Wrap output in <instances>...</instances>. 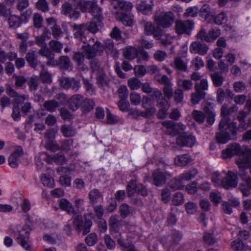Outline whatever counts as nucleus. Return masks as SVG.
<instances>
[{
  "label": "nucleus",
  "mask_w": 251,
  "mask_h": 251,
  "mask_svg": "<svg viewBox=\"0 0 251 251\" xmlns=\"http://www.w3.org/2000/svg\"><path fill=\"white\" fill-rule=\"evenodd\" d=\"M111 5L114 9L116 10L115 13L117 20L122 22L125 25H132L133 19L126 13L132 8L133 5L131 3L126 2L123 0H111Z\"/></svg>",
  "instance_id": "obj_1"
},
{
  "label": "nucleus",
  "mask_w": 251,
  "mask_h": 251,
  "mask_svg": "<svg viewBox=\"0 0 251 251\" xmlns=\"http://www.w3.org/2000/svg\"><path fill=\"white\" fill-rule=\"evenodd\" d=\"M221 132L216 134V139L218 142L225 144L232 139L231 135L234 136L236 134V124L231 122L226 118H222L219 125Z\"/></svg>",
  "instance_id": "obj_2"
},
{
  "label": "nucleus",
  "mask_w": 251,
  "mask_h": 251,
  "mask_svg": "<svg viewBox=\"0 0 251 251\" xmlns=\"http://www.w3.org/2000/svg\"><path fill=\"white\" fill-rule=\"evenodd\" d=\"M30 230V226L27 224H25L23 226H21L20 225H17L9 228V231L14 233V236L16 237L18 243L26 251H29L30 248L28 243Z\"/></svg>",
  "instance_id": "obj_3"
},
{
  "label": "nucleus",
  "mask_w": 251,
  "mask_h": 251,
  "mask_svg": "<svg viewBox=\"0 0 251 251\" xmlns=\"http://www.w3.org/2000/svg\"><path fill=\"white\" fill-rule=\"evenodd\" d=\"M88 40L82 46V50L88 59L94 58L97 55H101L104 49V46L93 38H88Z\"/></svg>",
  "instance_id": "obj_4"
},
{
  "label": "nucleus",
  "mask_w": 251,
  "mask_h": 251,
  "mask_svg": "<svg viewBox=\"0 0 251 251\" xmlns=\"http://www.w3.org/2000/svg\"><path fill=\"white\" fill-rule=\"evenodd\" d=\"M230 178H232V181L227 183V180H224V177H223L219 172H216L212 174L211 179L216 186H222L226 188L236 187L238 183L237 176L234 173L228 171L226 174V179L228 180V179Z\"/></svg>",
  "instance_id": "obj_5"
},
{
  "label": "nucleus",
  "mask_w": 251,
  "mask_h": 251,
  "mask_svg": "<svg viewBox=\"0 0 251 251\" xmlns=\"http://www.w3.org/2000/svg\"><path fill=\"white\" fill-rule=\"evenodd\" d=\"M175 16L171 11H157L154 15V21L157 25L163 28H169L172 26Z\"/></svg>",
  "instance_id": "obj_6"
},
{
  "label": "nucleus",
  "mask_w": 251,
  "mask_h": 251,
  "mask_svg": "<svg viewBox=\"0 0 251 251\" xmlns=\"http://www.w3.org/2000/svg\"><path fill=\"white\" fill-rule=\"evenodd\" d=\"M236 164L240 169L239 176L242 180H244L247 173L245 170L248 169L251 163V152L248 151L240 155L236 161Z\"/></svg>",
  "instance_id": "obj_7"
},
{
  "label": "nucleus",
  "mask_w": 251,
  "mask_h": 251,
  "mask_svg": "<svg viewBox=\"0 0 251 251\" xmlns=\"http://www.w3.org/2000/svg\"><path fill=\"white\" fill-rule=\"evenodd\" d=\"M76 4L77 9H80L82 12H88L93 16L96 15L99 16L101 13V9L98 7L95 1L80 0Z\"/></svg>",
  "instance_id": "obj_8"
},
{
  "label": "nucleus",
  "mask_w": 251,
  "mask_h": 251,
  "mask_svg": "<svg viewBox=\"0 0 251 251\" xmlns=\"http://www.w3.org/2000/svg\"><path fill=\"white\" fill-rule=\"evenodd\" d=\"M194 23L191 20H178L176 22L175 31L178 35L190 34L193 28Z\"/></svg>",
  "instance_id": "obj_9"
},
{
  "label": "nucleus",
  "mask_w": 251,
  "mask_h": 251,
  "mask_svg": "<svg viewBox=\"0 0 251 251\" xmlns=\"http://www.w3.org/2000/svg\"><path fill=\"white\" fill-rule=\"evenodd\" d=\"M144 33L147 35H153L154 38L159 40L162 36V30L158 25H155L151 22H144Z\"/></svg>",
  "instance_id": "obj_10"
},
{
  "label": "nucleus",
  "mask_w": 251,
  "mask_h": 251,
  "mask_svg": "<svg viewBox=\"0 0 251 251\" xmlns=\"http://www.w3.org/2000/svg\"><path fill=\"white\" fill-rule=\"evenodd\" d=\"M61 13L74 19H77L80 16L76 3L72 4L67 2L62 5Z\"/></svg>",
  "instance_id": "obj_11"
},
{
  "label": "nucleus",
  "mask_w": 251,
  "mask_h": 251,
  "mask_svg": "<svg viewBox=\"0 0 251 251\" xmlns=\"http://www.w3.org/2000/svg\"><path fill=\"white\" fill-rule=\"evenodd\" d=\"M72 27L74 31V35L75 38L81 41L84 44L88 40L86 36V33H88L87 31L88 27L86 24H74L72 25Z\"/></svg>",
  "instance_id": "obj_12"
},
{
  "label": "nucleus",
  "mask_w": 251,
  "mask_h": 251,
  "mask_svg": "<svg viewBox=\"0 0 251 251\" xmlns=\"http://www.w3.org/2000/svg\"><path fill=\"white\" fill-rule=\"evenodd\" d=\"M152 176L154 184L160 186L165 183L167 179L171 177V175L169 173L162 171L159 169L154 170Z\"/></svg>",
  "instance_id": "obj_13"
},
{
  "label": "nucleus",
  "mask_w": 251,
  "mask_h": 251,
  "mask_svg": "<svg viewBox=\"0 0 251 251\" xmlns=\"http://www.w3.org/2000/svg\"><path fill=\"white\" fill-rule=\"evenodd\" d=\"M24 151L20 146L15 147L14 151L10 155L8 161L12 168H17L20 162V158L23 155Z\"/></svg>",
  "instance_id": "obj_14"
},
{
  "label": "nucleus",
  "mask_w": 251,
  "mask_h": 251,
  "mask_svg": "<svg viewBox=\"0 0 251 251\" xmlns=\"http://www.w3.org/2000/svg\"><path fill=\"white\" fill-rule=\"evenodd\" d=\"M242 152L241 147L238 144H231L223 151L222 157L224 159H227Z\"/></svg>",
  "instance_id": "obj_15"
},
{
  "label": "nucleus",
  "mask_w": 251,
  "mask_h": 251,
  "mask_svg": "<svg viewBox=\"0 0 251 251\" xmlns=\"http://www.w3.org/2000/svg\"><path fill=\"white\" fill-rule=\"evenodd\" d=\"M5 92L7 95L14 99L15 102L17 104H21L25 100L29 99L28 95H19L11 86H6Z\"/></svg>",
  "instance_id": "obj_16"
},
{
  "label": "nucleus",
  "mask_w": 251,
  "mask_h": 251,
  "mask_svg": "<svg viewBox=\"0 0 251 251\" xmlns=\"http://www.w3.org/2000/svg\"><path fill=\"white\" fill-rule=\"evenodd\" d=\"M57 173L60 176L59 182L61 185L65 187L71 185V177L68 176L70 170L64 167H59L57 169Z\"/></svg>",
  "instance_id": "obj_17"
},
{
  "label": "nucleus",
  "mask_w": 251,
  "mask_h": 251,
  "mask_svg": "<svg viewBox=\"0 0 251 251\" xmlns=\"http://www.w3.org/2000/svg\"><path fill=\"white\" fill-rule=\"evenodd\" d=\"M38 53L48 59L46 63L48 66H54L57 64V63L54 60V53L47 46L41 48L39 50Z\"/></svg>",
  "instance_id": "obj_18"
},
{
  "label": "nucleus",
  "mask_w": 251,
  "mask_h": 251,
  "mask_svg": "<svg viewBox=\"0 0 251 251\" xmlns=\"http://www.w3.org/2000/svg\"><path fill=\"white\" fill-rule=\"evenodd\" d=\"M195 136L192 135H186L183 133L180 135L176 139L177 144L181 147L189 146L192 147L196 143Z\"/></svg>",
  "instance_id": "obj_19"
},
{
  "label": "nucleus",
  "mask_w": 251,
  "mask_h": 251,
  "mask_svg": "<svg viewBox=\"0 0 251 251\" xmlns=\"http://www.w3.org/2000/svg\"><path fill=\"white\" fill-rule=\"evenodd\" d=\"M189 50L192 53H198L203 55L206 53L208 48L205 44L201 43L199 41H195L191 44Z\"/></svg>",
  "instance_id": "obj_20"
},
{
  "label": "nucleus",
  "mask_w": 251,
  "mask_h": 251,
  "mask_svg": "<svg viewBox=\"0 0 251 251\" xmlns=\"http://www.w3.org/2000/svg\"><path fill=\"white\" fill-rule=\"evenodd\" d=\"M157 106L159 108L157 116L159 118L163 119L166 117L168 114V110L169 107L168 101L163 97L157 101Z\"/></svg>",
  "instance_id": "obj_21"
},
{
  "label": "nucleus",
  "mask_w": 251,
  "mask_h": 251,
  "mask_svg": "<svg viewBox=\"0 0 251 251\" xmlns=\"http://www.w3.org/2000/svg\"><path fill=\"white\" fill-rule=\"evenodd\" d=\"M83 103V97L79 94L72 96L69 100V107L73 111H75Z\"/></svg>",
  "instance_id": "obj_22"
},
{
  "label": "nucleus",
  "mask_w": 251,
  "mask_h": 251,
  "mask_svg": "<svg viewBox=\"0 0 251 251\" xmlns=\"http://www.w3.org/2000/svg\"><path fill=\"white\" fill-rule=\"evenodd\" d=\"M102 20V16L101 13L100 16L94 15L93 19L90 23L87 25V30L92 33H96L99 29L98 26H100L101 21Z\"/></svg>",
  "instance_id": "obj_23"
},
{
  "label": "nucleus",
  "mask_w": 251,
  "mask_h": 251,
  "mask_svg": "<svg viewBox=\"0 0 251 251\" xmlns=\"http://www.w3.org/2000/svg\"><path fill=\"white\" fill-rule=\"evenodd\" d=\"M59 206L63 210L66 211L70 215H75V212L70 201L65 199L59 201Z\"/></svg>",
  "instance_id": "obj_24"
},
{
  "label": "nucleus",
  "mask_w": 251,
  "mask_h": 251,
  "mask_svg": "<svg viewBox=\"0 0 251 251\" xmlns=\"http://www.w3.org/2000/svg\"><path fill=\"white\" fill-rule=\"evenodd\" d=\"M88 197L90 203L92 204H95L98 203L100 200L102 199L103 196L99 190L94 189L89 192Z\"/></svg>",
  "instance_id": "obj_25"
},
{
  "label": "nucleus",
  "mask_w": 251,
  "mask_h": 251,
  "mask_svg": "<svg viewBox=\"0 0 251 251\" xmlns=\"http://www.w3.org/2000/svg\"><path fill=\"white\" fill-rule=\"evenodd\" d=\"M58 65L60 69L63 71L72 69L73 64L67 56H60L58 59Z\"/></svg>",
  "instance_id": "obj_26"
},
{
  "label": "nucleus",
  "mask_w": 251,
  "mask_h": 251,
  "mask_svg": "<svg viewBox=\"0 0 251 251\" xmlns=\"http://www.w3.org/2000/svg\"><path fill=\"white\" fill-rule=\"evenodd\" d=\"M177 84L178 88L181 89L183 91H191L193 87V83L189 79L178 78L177 80Z\"/></svg>",
  "instance_id": "obj_27"
},
{
  "label": "nucleus",
  "mask_w": 251,
  "mask_h": 251,
  "mask_svg": "<svg viewBox=\"0 0 251 251\" xmlns=\"http://www.w3.org/2000/svg\"><path fill=\"white\" fill-rule=\"evenodd\" d=\"M208 89V83L206 79H202L199 82H197L195 84V90L200 93H202L206 95V91Z\"/></svg>",
  "instance_id": "obj_28"
},
{
  "label": "nucleus",
  "mask_w": 251,
  "mask_h": 251,
  "mask_svg": "<svg viewBox=\"0 0 251 251\" xmlns=\"http://www.w3.org/2000/svg\"><path fill=\"white\" fill-rule=\"evenodd\" d=\"M137 49L133 47L129 46L126 48L124 51V56L129 60H133L137 56Z\"/></svg>",
  "instance_id": "obj_29"
},
{
  "label": "nucleus",
  "mask_w": 251,
  "mask_h": 251,
  "mask_svg": "<svg viewBox=\"0 0 251 251\" xmlns=\"http://www.w3.org/2000/svg\"><path fill=\"white\" fill-rule=\"evenodd\" d=\"M25 59L31 67H36L38 65V59L35 51H29L26 54Z\"/></svg>",
  "instance_id": "obj_30"
},
{
  "label": "nucleus",
  "mask_w": 251,
  "mask_h": 251,
  "mask_svg": "<svg viewBox=\"0 0 251 251\" xmlns=\"http://www.w3.org/2000/svg\"><path fill=\"white\" fill-rule=\"evenodd\" d=\"M136 7L138 11L145 15H150L152 12L151 6L145 1H141L138 3Z\"/></svg>",
  "instance_id": "obj_31"
},
{
  "label": "nucleus",
  "mask_w": 251,
  "mask_h": 251,
  "mask_svg": "<svg viewBox=\"0 0 251 251\" xmlns=\"http://www.w3.org/2000/svg\"><path fill=\"white\" fill-rule=\"evenodd\" d=\"M191 156L187 154L177 156L175 159L176 165L180 166H184L191 161Z\"/></svg>",
  "instance_id": "obj_32"
},
{
  "label": "nucleus",
  "mask_w": 251,
  "mask_h": 251,
  "mask_svg": "<svg viewBox=\"0 0 251 251\" xmlns=\"http://www.w3.org/2000/svg\"><path fill=\"white\" fill-rule=\"evenodd\" d=\"M120 225V221L116 215L111 216L109 219V226L110 230L114 232H117Z\"/></svg>",
  "instance_id": "obj_33"
},
{
  "label": "nucleus",
  "mask_w": 251,
  "mask_h": 251,
  "mask_svg": "<svg viewBox=\"0 0 251 251\" xmlns=\"http://www.w3.org/2000/svg\"><path fill=\"white\" fill-rule=\"evenodd\" d=\"M162 125L166 128L165 130L166 134L171 136H174L176 134L175 130L176 124L171 121H165L162 123Z\"/></svg>",
  "instance_id": "obj_34"
},
{
  "label": "nucleus",
  "mask_w": 251,
  "mask_h": 251,
  "mask_svg": "<svg viewBox=\"0 0 251 251\" xmlns=\"http://www.w3.org/2000/svg\"><path fill=\"white\" fill-rule=\"evenodd\" d=\"M96 75L97 84L100 87H103L107 85L108 81L104 70L97 73Z\"/></svg>",
  "instance_id": "obj_35"
},
{
  "label": "nucleus",
  "mask_w": 251,
  "mask_h": 251,
  "mask_svg": "<svg viewBox=\"0 0 251 251\" xmlns=\"http://www.w3.org/2000/svg\"><path fill=\"white\" fill-rule=\"evenodd\" d=\"M61 131L64 136L71 137L76 134L75 129L72 126L64 125L61 126Z\"/></svg>",
  "instance_id": "obj_36"
},
{
  "label": "nucleus",
  "mask_w": 251,
  "mask_h": 251,
  "mask_svg": "<svg viewBox=\"0 0 251 251\" xmlns=\"http://www.w3.org/2000/svg\"><path fill=\"white\" fill-rule=\"evenodd\" d=\"M192 116L193 118L198 124H203L205 121L206 115L205 112L198 110H194L192 113Z\"/></svg>",
  "instance_id": "obj_37"
},
{
  "label": "nucleus",
  "mask_w": 251,
  "mask_h": 251,
  "mask_svg": "<svg viewBox=\"0 0 251 251\" xmlns=\"http://www.w3.org/2000/svg\"><path fill=\"white\" fill-rule=\"evenodd\" d=\"M210 76L215 86L219 87L222 85L224 77L221 73H214L211 74Z\"/></svg>",
  "instance_id": "obj_38"
},
{
  "label": "nucleus",
  "mask_w": 251,
  "mask_h": 251,
  "mask_svg": "<svg viewBox=\"0 0 251 251\" xmlns=\"http://www.w3.org/2000/svg\"><path fill=\"white\" fill-rule=\"evenodd\" d=\"M89 64L91 72L96 74L103 70L100 62L96 58L92 59Z\"/></svg>",
  "instance_id": "obj_39"
},
{
  "label": "nucleus",
  "mask_w": 251,
  "mask_h": 251,
  "mask_svg": "<svg viewBox=\"0 0 251 251\" xmlns=\"http://www.w3.org/2000/svg\"><path fill=\"white\" fill-rule=\"evenodd\" d=\"M203 241L206 246H212L216 242L213 234L210 232H205L202 237Z\"/></svg>",
  "instance_id": "obj_40"
},
{
  "label": "nucleus",
  "mask_w": 251,
  "mask_h": 251,
  "mask_svg": "<svg viewBox=\"0 0 251 251\" xmlns=\"http://www.w3.org/2000/svg\"><path fill=\"white\" fill-rule=\"evenodd\" d=\"M8 21L9 26L14 28L20 26L22 23V20L21 17L15 15L10 16Z\"/></svg>",
  "instance_id": "obj_41"
},
{
  "label": "nucleus",
  "mask_w": 251,
  "mask_h": 251,
  "mask_svg": "<svg viewBox=\"0 0 251 251\" xmlns=\"http://www.w3.org/2000/svg\"><path fill=\"white\" fill-rule=\"evenodd\" d=\"M85 56L84 53L77 51L75 52L73 56V59L76 63V65L82 69L83 67Z\"/></svg>",
  "instance_id": "obj_42"
},
{
  "label": "nucleus",
  "mask_w": 251,
  "mask_h": 251,
  "mask_svg": "<svg viewBox=\"0 0 251 251\" xmlns=\"http://www.w3.org/2000/svg\"><path fill=\"white\" fill-rule=\"evenodd\" d=\"M49 45L52 51L58 53L61 52L63 44L60 42L55 40H52L50 41Z\"/></svg>",
  "instance_id": "obj_43"
},
{
  "label": "nucleus",
  "mask_w": 251,
  "mask_h": 251,
  "mask_svg": "<svg viewBox=\"0 0 251 251\" xmlns=\"http://www.w3.org/2000/svg\"><path fill=\"white\" fill-rule=\"evenodd\" d=\"M41 180L45 186L52 188L54 185L53 178L49 175L43 174L41 176Z\"/></svg>",
  "instance_id": "obj_44"
},
{
  "label": "nucleus",
  "mask_w": 251,
  "mask_h": 251,
  "mask_svg": "<svg viewBox=\"0 0 251 251\" xmlns=\"http://www.w3.org/2000/svg\"><path fill=\"white\" fill-rule=\"evenodd\" d=\"M43 106L47 110L52 112L56 110L59 106V103L54 100H49L44 102Z\"/></svg>",
  "instance_id": "obj_45"
},
{
  "label": "nucleus",
  "mask_w": 251,
  "mask_h": 251,
  "mask_svg": "<svg viewBox=\"0 0 251 251\" xmlns=\"http://www.w3.org/2000/svg\"><path fill=\"white\" fill-rule=\"evenodd\" d=\"M205 96L206 95H203L202 93H200L199 92L195 91L191 95V102L194 105L198 104L201 100L205 98Z\"/></svg>",
  "instance_id": "obj_46"
},
{
  "label": "nucleus",
  "mask_w": 251,
  "mask_h": 251,
  "mask_svg": "<svg viewBox=\"0 0 251 251\" xmlns=\"http://www.w3.org/2000/svg\"><path fill=\"white\" fill-rule=\"evenodd\" d=\"M198 172L196 169H193L191 171L185 172L179 176V179L180 180H189L193 178L197 174Z\"/></svg>",
  "instance_id": "obj_47"
},
{
  "label": "nucleus",
  "mask_w": 251,
  "mask_h": 251,
  "mask_svg": "<svg viewBox=\"0 0 251 251\" xmlns=\"http://www.w3.org/2000/svg\"><path fill=\"white\" fill-rule=\"evenodd\" d=\"M184 197L182 193L176 192L173 196L172 201L175 205H180L184 202Z\"/></svg>",
  "instance_id": "obj_48"
},
{
  "label": "nucleus",
  "mask_w": 251,
  "mask_h": 251,
  "mask_svg": "<svg viewBox=\"0 0 251 251\" xmlns=\"http://www.w3.org/2000/svg\"><path fill=\"white\" fill-rule=\"evenodd\" d=\"M137 186L138 184L136 180H131L129 182L126 187L127 196L128 197H131L133 195L136 191Z\"/></svg>",
  "instance_id": "obj_49"
},
{
  "label": "nucleus",
  "mask_w": 251,
  "mask_h": 251,
  "mask_svg": "<svg viewBox=\"0 0 251 251\" xmlns=\"http://www.w3.org/2000/svg\"><path fill=\"white\" fill-rule=\"evenodd\" d=\"M128 86L131 90H137L142 85L140 80L136 77H132L128 80Z\"/></svg>",
  "instance_id": "obj_50"
},
{
  "label": "nucleus",
  "mask_w": 251,
  "mask_h": 251,
  "mask_svg": "<svg viewBox=\"0 0 251 251\" xmlns=\"http://www.w3.org/2000/svg\"><path fill=\"white\" fill-rule=\"evenodd\" d=\"M119 211L121 217L124 219L129 215L131 208L127 204L123 203L120 206Z\"/></svg>",
  "instance_id": "obj_51"
},
{
  "label": "nucleus",
  "mask_w": 251,
  "mask_h": 251,
  "mask_svg": "<svg viewBox=\"0 0 251 251\" xmlns=\"http://www.w3.org/2000/svg\"><path fill=\"white\" fill-rule=\"evenodd\" d=\"M103 240L108 250H112L115 248L116 243L109 235H105L103 237Z\"/></svg>",
  "instance_id": "obj_52"
},
{
  "label": "nucleus",
  "mask_w": 251,
  "mask_h": 251,
  "mask_svg": "<svg viewBox=\"0 0 251 251\" xmlns=\"http://www.w3.org/2000/svg\"><path fill=\"white\" fill-rule=\"evenodd\" d=\"M27 85L30 92H35L38 87V79L37 77H30L27 81Z\"/></svg>",
  "instance_id": "obj_53"
},
{
  "label": "nucleus",
  "mask_w": 251,
  "mask_h": 251,
  "mask_svg": "<svg viewBox=\"0 0 251 251\" xmlns=\"http://www.w3.org/2000/svg\"><path fill=\"white\" fill-rule=\"evenodd\" d=\"M175 66L177 70L186 72L187 69L186 64L180 58H176L175 60Z\"/></svg>",
  "instance_id": "obj_54"
},
{
  "label": "nucleus",
  "mask_w": 251,
  "mask_h": 251,
  "mask_svg": "<svg viewBox=\"0 0 251 251\" xmlns=\"http://www.w3.org/2000/svg\"><path fill=\"white\" fill-rule=\"evenodd\" d=\"M211 9L209 5L204 4L202 5L200 9V15L205 20H207L208 18L210 15Z\"/></svg>",
  "instance_id": "obj_55"
},
{
  "label": "nucleus",
  "mask_w": 251,
  "mask_h": 251,
  "mask_svg": "<svg viewBox=\"0 0 251 251\" xmlns=\"http://www.w3.org/2000/svg\"><path fill=\"white\" fill-rule=\"evenodd\" d=\"M155 78L160 84H164L165 86L172 84L171 80L166 75H155Z\"/></svg>",
  "instance_id": "obj_56"
},
{
  "label": "nucleus",
  "mask_w": 251,
  "mask_h": 251,
  "mask_svg": "<svg viewBox=\"0 0 251 251\" xmlns=\"http://www.w3.org/2000/svg\"><path fill=\"white\" fill-rule=\"evenodd\" d=\"M118 96L121 100H126L128 97V91L125 85H121L117 90Z\"/></svg>",
  "instance_id": "obj_57"
},
{
  "label": "nucleus",
  "mask_w": 251,
  "mask_h": 251,
  "mask_svg": "<svg viewBox=\"0 0 251 251\" xmlns=\"http://www.w3.org/2000/svg\"><path fill=\"white\" fill-rule=\"evenodd\" d=\"M15 81V85L17 87H21L26 82V79L23 75L14 74L13 76Z\"/></svg>",
  "instance_id": "obj_58"
},
{
  "label": "nucleus",
  "mask_w": 251,
  "mask_h": 251,
  "mask_svg": "<svg viewBox=\"0 0 251 251\" xmlns=\"http://www.w3.org/2000/svg\"><path fill=\"white\" fill-rule=\"evenodd\" d=\"M205 115L207 123L209 125L213 124L215 121V112L208 109L205 111Z\"/></svg>",
  "instance_id": "obj_59"
},
{
  "label": "nucleus",
  "mask_w": 251,
  "mask_h": 251,
  "mask_svg": "<svg viewBox=\"0 0 251 251\" xmlns=\"http://www.w3.org/2000/svg\"><path fill=\"white\" fill-rule=\"evenodd\" d=\"M130 100L132 104L137 105L141 103L142 98L139 94L132 92L130 94Z\"/></svg>",
  "instance_id": "obj_60"
},
{
  "label": "nucleus",
  "mask_w": 251,
  "mask_h": 251,
  "mask_svg": "<svg viewBox=\"0 0 251 251\" xmlns=\"http://www.w3.org/2000/svg\"><path fill=\"white\" fill-rule=\"evenodd\" d=\"M174 100L176 102L178 103H181L184 98V93L183 90L180 88H177L175 90L174 93Z\"/></svg>",
  "instance_id": "obj_61"
},
{
  "label": "nucleus",
  "mask_w": 251,
  "mask_h": 251,
  "mask_svg": "<svg viewBox=\"0 0 251 251\" xmlns=\"http://www.w3.org/2000/svg\"><path fill=\"white\" fill-rule=\"evenodd\" d=\"M105 52L108 54H111L116 51V49L114 48V44L113 41L111 39H107L105 42Z\"/></svg>",
  "instance_id": "obj_62"
},
{
  "label": "nucleus",
  "mask_w": 251,
  "mask_h": 251,
  "mask_svg": "<svg viewBox=\"0 0 251 251\" xmlns=\"http://www.w3.org/2000/svg\"><path fill=\"white\" fill-rule=\"evenodd\" d=\"M199 11V8L196 6L190 7L187 8L184 13V16L186 17H195L197 15Z\"/></svg>",
  "instance_id": "obj_63"
},
{
  "label": "nucleus",
  "mask_w": 251,
  "mask_h": 251,
  "mask_svg": "<svg viewBox=\"0 0 251 251\" xmlns=\"http://www.w3.org/2000/svg\"><path fill=\"white\" fill-rule=\"evenodd\" d=\"M80 86L79 80L71 77L69 89H71L74 92H76L80 88Z\"/></svg>",
  "instance_id": "obj_64"
}]
</instances>
